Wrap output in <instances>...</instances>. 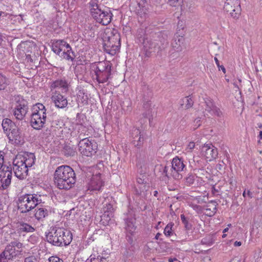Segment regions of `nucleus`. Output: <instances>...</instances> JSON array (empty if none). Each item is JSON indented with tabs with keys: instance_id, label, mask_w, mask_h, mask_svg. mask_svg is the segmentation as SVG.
Returning a JSON list of instances; mask_svg holds the SVG:
<instances>
[{
	"instance_id": "49",
	"label": "nucleus",
	"mask_w": 262,
	"mask_h": 262,
	"mask_svg": "<svg viewBox=\"0 0 262 262\" xmlns=\"http://www.w3.org/2000/svg\"><path fill=\"white\" fill-rule=\"evenodd\" d=\"M49 262H63V261L57 256H51L48 259Z\"/></svg>"
},
{
	"instance_id": "44",
	"label": "nucleus",
	"mask_w": 262,
	"mask_h": 262,
	"mask_svg": "<svg viewBox=\"0 0 262 262\" xmlns=\"http://www.w3.org/2000/svg\"><path fill=\"white\" fill-rule=\"evenodd\" d=\"M216 210H217V208L216 206L213 207L212 209H211V208H207L205 209L206 215L209 217L213 216L216 213Z\"/></svg>"
},
{
	"instance_id": "28",
	"label": "nucleus",
	"mask_w": 262,
	"mask_h": 262,
	"mask_svg": "<svg viewBox=\"0 0 262 262\" xmlns=\"http://www.w3.org/2000/svg\"><path fill=\"white\" fill-rule=\"evenodd\" d=\"M17 252L18 251H16L15 249L9 244L6 246L5 250L0 254V257L10 260L16 257Z\"/></svg>"
},
{
	"instance_id": "54",
	"label": "nucleus",
	"mask_w": 262,
	"mask_h": 262,
	"mask_svg": "<svg viewBox=\"0 0 262 262\" xmlns=\"http://www.w3.org/2000/svg\"><path fill=\"white\" fill-rule=\"evenodd\" d=\"M4 152L3 151H0V166L1 167H2V164L4 163Z\"/></svg>"
},
{
	"instance_id": "37",
	"label": "nucleus",
	"mask_w": 262,
	"mask_h": 262,
	"mask_svg": "<svg viewBox=\"0 0 262 262\" xmlns=\"http://www.w3.org/2000/svg\"><path fill=\"white\" fill-rule=\"evenodd\" d=\"M108 258V257L105 258L100 255L98 256L97 257H95V255H91L85 262H108V260H107Z\"/></svg>"
},
{
	"instance_id": "43",
	"label": "nucleus",
	"mask_w": 262,
	"mask_h": 262,
	"mask_svg": "<svg viewBox=\"0 0 262 262\" xmlns=\"http://www.w3.org/2000/svg\"><path fill=\"white\" fill-rule=\"evenodd\" d=\"M196 176L192 174H189L188 176L185 178V183L187 185H192L195 180Z\"/></svg>"
},
{
	"instance_id": "3",
	"label": "nucleus",
	"mask_w": 262,
	"mask_h": 262,
	"mask_svg": "<svg viewBox=\"0 0 262 262\" xmlns=\"http://www.w3.org/2000/svg\"><path fill=\"white\" fill-rule=\"evenodd\" d=\"M48 242L56 246L69 245L72 240L71 232L63 228L52 227L46 234Z\"/></svg>"
},
{
	"instance_id": "20",
	"label": "nucleus",
	"mask_w": 262,
	"mask_h": 262,
	"mask_svg": "<svg viewBox=\"0 0 262 262\" xmlns=\"http://www.w3.org/2000/svg\"><path fill=\"white\" fill-rule=\"evenodd\" d=\"M205 103V112L208 113L211 115H215L217 117H221L222 113L214 103L213 101L209 97L204 99Z\"/></svg>"
},
{
	"instance_id": "15",
	"label": "nucleus",
	"mask_w": 262,
	"mask_h": 262,
	"mask_svg": "<svg viewBox=\"0 0 262 262\" xmlns=\"http://www.w3.org/2000/svg\"><path fill=\"white\" fill-rule=\"evenodd\" d=\"M171 169L173 173L171 174L176 179H180L182 176L179 174V172L184 170L185 165L182 159L177 157L174 158L171 162Z\"/></svg>"
},
{
	"instance_id": "56",
	"label": "nucleus",
	"mask_w": 262,
	"mask_h": 262,
	"mask_svg": "<svg viewBox=\"0 0 262 262\" xmlns=\"http://www.w3.org/2000/svg\"><path fill=\"white\" fill-rule=\"evenodd\" d=\"M194 123H195V126H196V128H198L201 125V118H198L195 119L194 121Z\"/></svg>"
},
{
	"instance_id": "4",
	"label": "nucleus",
	"mask_w": 262,
	"mask_h": 262,
	"mask_svg": "<svg viewBox=\"0 0 262 262\" xmlns=\"http://www.w3.org/2000/svg\"><path fill=\"white\" fill-rule=\"evenodd\" d=\"M89 5L91 14L97 23L102 25L111 23L113 15L109 8L98 5L97 0H91Z\"/></svg>"
},
{
	"instance_id": "8",
	"label": "nucleus",
	"mask_w": 262,
	"mask_h": 262,
	"mask_svg": "<svg viewBox=\"0 0 262 262\" xmlns=\"http://www.w3.org/2000/svg\"><path fill=\"white\" fill-rule=\"evenodd\" d=\"M78 147L80 153L86 157H92L95 155L98 149L96 141L90 138L80 139L78 143Z\"/></svg>"
},
{
	"instance_id": "61",
	"label": "nucleus",
	"mask_w": 262,
	"mask_h": 262,
	"mask_svg": "<svg viewBox=\"0 0 262 262\" xmlns=\"http://www.w3.org/2000/svg\"><path fill=\"white\" fill-rule=\"evenodd\" d=\"M88 96L87 95H85V96H83L82 97V99H83V101H82V102H84L86 103H87V100H88Z\"/></svg>"
},
{
	"instance_id": "60",
	"label": "nucleus",
	"mask_w": 262,
	"mask_h": 262,
	"mask_svg": "<svg viewBox=\"0 0 262 262\" xmlns=\"http://www.w3.org/2000/svg\"><path fill=\"white\" fill-rule=\"evenodd\" d=\"M242 245L241 242L235 241L234 243V246L235 247L240 246Z\"/></svg>"
},
{
	"instance_id": "24",
	"label": "nucleus",
	"mask_w": 262,
	"mask_h": 262,
	"mask_svg": "<svg viewBox=\"0 0 262 262\" xmlns=\"http://www.w3.org/2000/svg\"><path fill=\"white\" fill-rule=\"evenodd\" d=\"M51 212L50 209L39 204V205L37 206V208L35 209L34 217L38 222H43L45 219L50 215Z\"/></svg>"
},
{
	"instance_id": "30",
	"label": "nucleus",
	"mask_w": 262,
	"mask_h": 262,
	"mask_svg": "<svg viewBox=\"0 0 262 262\" xmlns=\"http://www.w3.org/2000/svg\"><path fill=\"white\" fill-rule=\"evenodd\" d=\"M17 156L20 160H23V162H24V164L26 165L28 168L32 166L35 163V156L33 153H27L24 155H17Z\"/></svg>"
},
{
	"instance_id": "46",
	"label": "nucleus",
	"mask_w": 262,
	"mask_h": 262,
	"mask_svg": "<svg viewBox=\"0 0 262 262\" xmlns=\"http://www.w3.org/2000/svg\"><path fill=\"white\" fill-rule=\"evenodd\" d=\"M12 166L10 164L7 165L6 164H4V163L2 164V167L0 166L1 171H12Z\"/></svg>"
},
{
	"instance_id": "39",
	"label": "nucleus",
	"mask_w": 262,
	"mask_h": 262,
	"mask_svg": "<svg viewBox=\"0 0 262 262\" xmlns=\"http://www.w3.org/2000/svg\"><path fill=\"white\" fill-rule=\"evenodd\" d=\"M25 56H26V58H25V63L26 64H31V63L36 64L38 62H39V63H40V61H38V58L34 55L33 56H31V55H29V54H28V55L25 54Z\"/></svg>"
},
{
	"instance_id": "33",
	"label": "nucleus",
	"mask_w": 262,
	"mask_h": 262,
	"mask_svg": "<svg viewBox=\"0 0 262 262\" xmlns=\"http://www.w3.org/2000/svg\"><path fill=\"white\" fill-rule=\"evenodd\" d=\"M144 176H142V178L138 177L137 178V182L138 184L141 185V186H139L138 188H135L136 193L138 195H142V193H144V191H147V188L148 187V186L145 184L144 183V179H143Z\"/></svg>"
},
{
	"instance_id": "63",
	"label": "nucleus",
	"mask_w": 262,
	"mask_h": 262,
	"mask_svg": "<svg viewBox=\"0 0 262 262\" xmlns=\"http://www.w3.org/2000/svg\"><path fill=\"white\" fill-rule=\"evenodd\" d=\"M214 60L215 61L216 66H220V61L216 57H214Z\"/></svg>"
},
{
	"instance_id": "5",
	"label": "nucleus",
	"mask_w": 262,
	"mask_h": 262,
	"mask_svg": "<svg viewBox=\"0 0 262 262\" xmlns=\"http://www.w3.org/2000/svg\"><path fill=\"white\" fill-rule=\"evenodd\" d=\"M104 51L112 55H115L120 47V35L117 30H107L102 37Z\"/></svg>"
},
{
	"instance_id": "64",
	"label": "nucleus",
	"mask_w": 262,
	"mask_h": 262,
	"mask_svg": "<svg viewBox=\"0 0 262 262\" xmlns=\"http://www.w3.org/2000/svg\"><path fill=\"white\" fill-rule=\"evenodd\" d=\"M9 260L0 257V262H9Z\"/></svg>"
},
{
	"instance_id": "45",
	"label": "nucleus",
	"mask_w": 262,
	"mask_h": 262,
	"mask_svg": "<svg viewBox=\"0 0 262 262\" xmlns=\"http://www.w3.org/2000/svg\"><path fill=\"white\" fill-rule=\"evenodd\" d=\"M183 0H168V4L172 7H178L181 6Z\"/></svg>"
},
{
	"instance_id": "53",
	"label": "nucleus",
	"mask_w": 262,
	"mask_h": 262,
	"mask_svg": "<svg viewBox=\"0 0 262 262\" xmlns=\"http://www.w3.org/2000/svg\"><path fill=\"white\" fill-rule=\"evenodd\" d=\"M83 58L82 57H78L77 59L75 60L76 66H83L84 63L82 62L81 59Z\"/></svg>"
},
{
	"instance_id": "32",
	"label": "nucleus",
	"mask_w": 262,
	"mask_h": 262,
	"mask_svg": "<svg viewBox=\"0 0 262 262\" xmlns=\"http://www.w3.org/2000/svg\"><path fill=\"white\" fill-rule=\"evenodd\" d=\"M2 125L4 132L7 135L17 127L14 122L8 118L3 119Z\"/></svg>"
},
{
	"instance_id": "10",
	"label": "nucleus",
	"mask_w": 262,
	"mask_h": 262,
	"mask_svg": "<svg viewBox=\"0 0 262 262\" xmlns=\"http://www.w3.org/2000/svg\"><path fill=\"white\" fill-rule=\"evenodd\" d=\"M13 170L15 176L20 180L26 179L28 174V168L26 165L17 156L13 161Z\"/></svg>"
},
{
	"instance_id": "50",
	"label": "nucleus",
	"mask_w": 262,
	"mask_h": 262,
	"mask_svg": "<svg viewBox=\"0 0 262 262\" xmlns=\"http://www.w3.org/2000/svg\"><path fill=\"white\" fill-rule=\"evenodd\" d=\"M8 173L10 175V178H12V171H0V177L1 178H7V176H8Z\"/></svg>"
},
{
	"instance_id": "62",
	"label": "nucleus",
	"mask_w": 262,
	"mask_h": 262,
	"mask_svg": "<svg viewBox=\"0 0 262 262\" xmlns=\"http://www.w3.org/2000/svg\"><path fill=\"white\" fill-rule=\"evenodd\" d=\"M177 258H171V257H170L168 258V261L169 262H173L175 260H177Z\"/></svg>"
},
{
	"instance_id": "9",
	"label": "nucleus",
	"mask_w": 262,
	"mask_h": 262,
	"mask_svg": "<svg viewBox=\"0 0 262 262\" xmlns=\"http://www.w3.org/2000/svg\"><path fill=\"white\" fill-rule=\"evenodd\" d=\"M124 220L125 224V229L126 232V237L127 238L128 242L132 244L133 241L132 236L135 234L137 229L135 214L133 212L129 211L126 213Z\"/></svg>"
},
{
	"instance_id": "31",
	"label": "nucleus",
	"mask_w": 262,
	"mask_h": 262,
	"mask_svg": "<svg viewBox=\"0 0 262 262\" xmlns=\"http://www.w3.org/2000/svg\"><path fill=\"white\" fill-rule=\"evenodd\" d=\"M56 88H61L62 92H67L69 90L67 81L64 79H58L52 82L50 85L51 90Z\"/></svg>"
},
{
	"instance_id": "47",
	"label": "nucleus",
	"mask_w": 262,
	"mask_h": 262,
	"mask_svg": "<svg viewBox=\"0 0 262 262\" xmlns=\"http://www.w3.org/2000/svg\"><path fill=\"white\" fill-rule=\"evenodd\" d=\"M11 246L15 248V247L17 248L18 249H21L23 247V244L18 241H14L10 244Z\"/></svg>"
},
{
	"instance_id": "26",
	"label": "nucleus",
	"mask_w": 262,
	"mask_h": 262,
	"mask_svg": "<svg viewBox=\"0 0 262 262\" xmlns=\"http://www.w3.org/2000/svg\"><path fill=\"white\" fill-rule=\"evenodd\" d=\"M143 108L144 112L142 113V116L145 118H148L150 122L152 117L151 103L149 98H146L145 95L143 98Z\"/></svg>"
},
{
	"instance_id": "14",
	"label": "nucleus",
	"mask_w": 262,
	"mask_h": 262,
	"mask_svg": "<svg viewBox=\"0 0 262 262\" xmlns=\"http://www.w3.org/2000/svg\"><path fill=\"white\" fill-rule=\"evenodd\" d=\"M47 118H43V120L41 118L38 117H31L30 119V124L31 126L36 130H40L43 127H46L45 132L44 134L46 135H51L52 132V127H53V125H52L50 128H49L47 126L46 124Z\"/></svg>"
},
{
	"instance_id": "48",
	"label": "nucleus",
	"mask_w": 262,
	"mask_h": 262,
	"mask_svg": "<svg viewBox=\"0 0 262 262\" xmlns=\"http://www.w3.org/2000/svg\"><path fill=\"white\" fill-rule=\"evenodd\" d=\"M201 243L203 245H211L212 244V239L209 237L208 239L207 237L203 238L201 241Z\"/></svg>"
},
{
	"instance_id": "27",
	"label": "nucleus",
	"mask_w": 262,
	"mask_h": 262,
	"mask_svg": "<svg viewBox=\"0 0 262 262\" xmlns=\"http://www.w3.org/2000/svg\"><path fill=\"white\" fill-rule=\"evenodd\" d=\"M7 136L9 139L15 144H19L23 142V136L18 127H16L14 130L12 129V132Z\"/></svg>"
},
{
	"instance_id": "25",
	"label": "nucleus",
	"mask_w": 262,
	"mask_h": 262,
	"mask_svg": "<svg viewBox=\"0 0 262 262\" xmlns=\"http://www.w3.org/2000/svg\"><path fill=\"white\" fill-rule=\"evenodd\" d=\"M51 99L55 106L57 108H63L68 105L67 97L59 92H55L52 95Z\"/></svg>"
},
{
	"instance_id": "42",
	"label": "nucleus",
	"mask_w": 262,
	"mask_h": 262,
	"mask_svg": "<svg viewBox=\"0 0 262 262\" xmlns=\"http://www.w3.org/2000/svg\"><path fill=\"white\" fill-rule=\"evenodd\" d=\"M173 226V223H169L165 227L164 230V233L166 236H170L172 234V228Z\"/></svg>"
},
{
	"instance_id": "55",
	"label": "nucleus",
	"mask_w": 262,
	"mask_h": 262,
	"mask_svg": "<svg viewBox=\"0 0 262 262\" xmlns=\"http://www.w3.org/2000/svg\"><path fill=\"white\" fill-rule=\"evenodd\" d=\"M6 39V37L4 34L0 32V47L2 45V43L3 41H5Z\"/></svg>"
},
{
	"instance_id": "12",
	"label": "nucleus",
	"mask_w": 262,
	"mask_h": 262,
	"mask_svg": "<svg viewBox=\"0 0 262 262\" xmlns=\"http://www.w3.org/2000/svg\"><path fill=\"white\" fill-rule=\"evenodd\" d=\"M28 102L23 98L18 97L13 110V115L15 118L21 120L25 117L28 111Z\"/></svg>"
},
{
	"instance_id": "36",
	"label": "nucleus",
	"mask_w": 262,
	"mask_h": 262,
	"mask_svg": "<svg viewBox=\"0 0 262 262\" xmlns=\"http://www.w3.org/2000/svg\"><path fill=\"white\" fill-rule=\"evenodd\" d=\"M9 84L8 79L0 72V91L5 90Z\"/></svg>"
},
{
	"instance_id": "40",
	"label": "nucleus",
	"mask_w": 262,
	"mask_h": 262,
	"mask_svg": "<svg viewBox=\"0 0 262 262\" xmlns=\"http://www.w3.org/2000/svg\"><path fill=\"white\" fill-rule=\"evenodd\" d=\"M181 219L182 223L184 224L185 228L187 230H189L191 229L192 225L188 222V219L185 217L184 214H181Z\"/></svg>"
},
{
	"instance_id": "18",
	"label": "nucleus",
	"mask_w": 262,
	"mask_h": 262,
	"mask_svg": "<svg viewBox=\"0 0 262 262\" xmlns=\"http://www.w3.org/2000/svg\"><path fill=\"white\" fill-rule=\"evenodd\" d=\"M137 6L136 7L135 12L138 16L139 21H143L147 15L146 0H136Z\"/></svg>"
},
{
	"instance_id": "11",
	"label": "nucleus",
	"mask_w": 262,
	"mask_h": 262,
	"mask_svg": "<svg viewBox=\"0 0 262 262\" xmlns=\"http://www.w3.org/2000/svg\"><path fill=\"white\" fill-rule=\"evenodd\" d=\"M224 9L227 13H229L232 18L237 19L240 16L242 11L239 1L226 0Z\"/></svg>"
},
{
	"instance_id": "41",
	"label": "nucleus",
	"mask_w": 262,
	"mask_h": 262,
	"mask_svg": "<svg viewBox=\"0 0 262 262\" xmlns=\"http://www.w3.org/2000/svg\"><path fill=\"white\" fill-rule=\"evenodd\" d=\"M183 103H185V108L188 109L191 107L193 104V101L190 96L184 97L183 99Z\"/></svg>"
},
{
	"instance_id": "19",
	"label": "nucleus",
	"mask_w": 262,
	"mask_h": 262,
	"mask_svg": "<svg viewBox=\"0 0 262 262\" xmlns=\"http://www.w3.org/2000/svg\"><path fill=\"white\" fill-rule=\"evenodd\" d=\"M145 133H142L138 128H136L132 130V142L135 147L137 149H140L141 147L143 146L145 138Z\"/></svg>"
},
{
	"instance_id": "57",
	"label": "nucleus",
	"mask_w": 262,
	"mask_h": 262,
	"mask_svg": "<svg viewBox=\"0 0 262 262\" xmlns=\"http://www.w3.org/2000/svg\"><path fill=\"white\" fill-rule=\"evenodd\" d=\"M137 166L138 167H139V172L141 174H142V173H145V171L144 170H143V169H142V165H141L140 163H138L137 164Z\"/></svg>"
},
{
	"instance_id": "38",
	"label": "nucleus",
	"mask_w": 262,
	"mask_h": 262,
	"mask_svg": "<svg viewBox=\"0 0 262 262\" xmlns=\"http://www.w3.org/2000/svg\"><path fill=\"white\" fill-rule=\"evenodd\" d=\"M11 179L12 178H10L9 173H8V176H7V178L1 179L0 183L3 189H6L10 185Z\"/></svg>"
},
{
	"instance_id": "1",
	"label": "nucleus",
	"mask_w": 262,
	"mask_h": 262,
	"mask_svg": "<svg viewBox=\"0 0 262 262\" xmlns=\"http://www.w3.org/2000/svg\"><path fill=\"white\" fill-rule=\"evenodd\" d=\"M170 35V32L166 30L160 31L155 29L152 31L149 37L144 39L143 42L145 55L149 57L152 52L165 49L169 44Z\"/></svg>"
},
{
	"instance_id": "13",
	"label": "nucleus",
	"mask_w": 262,
	"mask_h": 262,
	"mask_svg": "<svg viewBox=\"0 0 262 262\" xmlns=\"http://www.w3.org/2000/svg\"><path fill=\"white\" fill-rule=\"evenodd\" d=\"M184 38L182 36L174 37L171 43V49L169 51V58L171 60L176 59L179 55V52L182 51L181 44L183 43Z\"/></svg>"
},
{
	"instance_id": "52",
	"label": "nucleus",
	"mask_w": 262,
	"mask_h": 262,
	"mask_svg": "<svg viewBox=\"0 0 262 262\" xmlns=\"http://www.w3.org/2000/svg\"><path fill=\"white\" fill-rule=\"evenodd\" d=\"M24 262H37V259L34 256H30L26 257Z\"/></svg>"
},
{
	"instance_id": "16",
	"label": "nucleus",
	"mask_w": 262,
	"mask_h": 262,
	"mask_svg": "<svg viewBox=\"0 0 262 262\" xmlns=\"http://www.w3.org/2000/svg\"><path fill=\"white\" fill-rule=\"evenodd\" d=\"M112 67H96L95 72L96 76V80L99 83H103L107 81L111 73Z\"/></svg>"
},
{
	"instance_id": "59",
	"label": "nucleus",
	"mask_w": 262,
	"mask_h": 262,
	"mask_svg": "<svg viewBox=\"0 0 262 262\" xmlns=\"http://www.w3.org/2000/svg\"><path fill=\"white\" fill-rule=\"evenodd\" d=\"M218 69L219 71L222 70L224 74L226 73V69L225 67H218Z\"/></svg>"
},
{
	"instance_id": "51",
	"label": "nucleus",
	"mask_w": 262,
	"mask_h": 262,
	"mask_svg": "<svg viewBox=\"0 0 262 262\" xmlns=\"http://www.w3.org/2000/svg\"><path fill=\"white\" fill-rule=\"evenodd\" d=\"M243 196L244 198H246L247 196L249 198L251 199L253 197V194L249 190L247 191L245 189L243 193Z\"/></svg>"
},
{
	"instance_id": "22",
	"label": "nucleus",
	"mask_w": 262,
	"mask_h": 262,
	"mask_svg": "<svg viewBox=\"0 0 262 262\" xmlns=\"http://www.w3.org/2000/svg\"><path fill=\"white\" fill-rule=\"evenodd\" d=\"M103 210V213L101 216V221L104 224L108 223L111 219L113 217L114 208L112 204L106 202L104 204Z\"/></svg>"
},
{
	"instance_id": "2",
	"label": "nucleus",
	"mask_w": 262,
	"mask_h": 262,
	"mask_svg": "<svg viewBox=\"0 0 262 262\" xmlns=\"http://www.w3.org/2000/svg\"><path fill=\"white\" fill-rule=\"evenodd\" d=\"M54 181L58 189L69 190L76 182L75 172L69 166H58L54 173Z\"/></svg>"
},
{
	"instance_id": "17",
	"label": "nucleus",
	"mask_w": 262,
	"mask_h": 262,
	"mask_svg": "<svg viewBox=\"0 0 262 262\" xmlns=\"http://www.w3.org/2000/svg\"><path fill=\"white\" fill-rule=\"evenodd\" d=\"M104 185V182L101 178L100 173L93 174L90 181L88 183V190L91 191H100Z\"/></svg>"
},
{
	"instance_id": "21",
	"label": "nucleus",
	"mask_w": 262,
	"mask_h": 262,
	"mask_svg": "<svg viewBox=\"0 0 262 262\" xmlns=\"http://www.w3.org/2000/svg\"><path fill=\"white\" fill-rule=\"evenodd\" d=\"M202 151L206 159L209 161L217 157V149L211 144H205L202 148Z\"/></svg>"
},
{
	"instance_id": "23",
	"label": "nucleus",
	"mask_w": 262,
	"mask_h": 262,
	"mask_svg": "<svg viewBox=\"0 0 262 262\" xmlns=\"http://www.w3.org/2000/svg\"><path fill=\"white\" fill-rule=\"evenodd\" d=\"M32 113L31 117H38L47 118V109L41 103H38L33 105L31 108Z\"/></svg>"
},
{
	"instance_id": "58",
	"label": "nucleus",
	"mask_w": 262,
	"mask_h": 262,
	"mask_svg": "<svg viewBox=\"0 0 262 262\" xmlns=\"http://www.w3.org/2000/svg\"><path fill=\"white\" fill-rule=\"evenodd\" d=\"M194 146H195V144L194 142H190L188 144V147L190 149H192L194 148Z\"/></svg>"
},
{
	"instance_id": "35",
	"label": "nucleus",
	"mask_w": 262,
	"mask_h": 262,
	"mask_svg": "<svg viewBox=\"0 0 262 262\" xmlns=\"http://www.w3.org/2000/svg\"><path fill=\"white\" fill-rule=\"evenodd\" d=\"M63 153L67 157L74 156L76 154L75 149L70 144H66L63 148Z\"/></svg>"
},
{
	"instance_id": "7",
	"label": "nucleus",
	"mask_w": 262,
	"mask_h": 262,
	"mask_svg": "<svg viewBox=\"0 0 262 262\" xmlns=\"http://www.w3.org/2000/svg\"><path fill=\"white\" fill-rule=\"evenodd\" d=\"M52 50L63 58L73 61L74 53L70 45L64 40H55L52 44Z\"/></svg>"
},
{
	"instance_id": "6",
	"label": "nucleus",
	"mask_w": 262,
	"mask_h": 262,
	"mask_svg": "<svg viewBox=\"0 0 262 262\" xmlns=\"http://www.w3.org/2000/svg\"><path fill=\"white\" fill-rule=\"evenodd\" d=\"M40 195L35 193L25 194L18 197V209L21 213H26L42 202Z\"/></svg>"
},
{
	"instance_id": "29",
	"label": "nucleus",
	"mask_w": 262,
	"mask_h": 262,
	"mask_svg": "<svg viewBox=\"0 0 262 262\" xmlns=\"http://www.w3.org/2000/svg\"><path fill=\"white\" fill-rule=\"evenodd\" d=\"M35 228L30 224L20 221L17 223V231L18 233L33 232Z\"/></svg>"
},
{
	"instance_id": "34",
	"label": "nucleus",
	"mask_w": 262,
	"mask_h": 262,
	"mask_svg": "<svg viewBox=\"0 0 262 262\" xmlns=\"http://www.w3.org/2000/svg\"><path fill=\"white\" fill-rule=\"evenodd\" d=\"M159 171L161 173V175L163 176L162 180L165 181L168 180L170 177H172L171 174L173 173V171L170 167V165H166L165 166L160 165L159 167Z\"/></svg>"
}]
</instances>
